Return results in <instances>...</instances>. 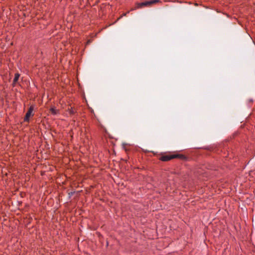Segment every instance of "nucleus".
Segmentation results:
<instances>
[{"label": "nucleus", "mask_w": 255, "mask_h": 255, "mask_svg": "<svg viewBox=\"0 0 255 255\" xmlns=\"http://www.w3.org/2000/svg\"><path fill=\"white\" fill-rule=\"evenodd\" d=\"M130 11H128L127 13H123L119 18V19H120L121 17H123V16H126V15L127 14V13H128Z\"/></svg>", "instance_id": "nucleus-6"}, {"label": "nucleus", "mask_w": 255, "mask_h": 255, "mask_svg": "<svg viewBox=\"0 0 255 255\" xmlns=\"http://www.w3.org/2000/svg\"><path fill=\"white\" fill-rule=\"evenodd\" d=\"M69 113L70 114H73L74 113V111L72 108L69 110Z\"/></svg>", "instance_id": "nucleus-7"}, {"label": "nucleus", "mask_w": 255, "mask_h": 255, "mask_svg": "<svg viewBox=\"0 0 255 255\" xmlns=\"http://www.w3.org/2000/svg\"><path fill=\"white\" fill-rule=\"evenodd\" d=\"M160 2L159 0H151L150 1H145L141 3H136V6L134 8H132L130 11L134 10L136 9L142 8L144 6H150L153 4Z\"/></svg>", "instance_id": "nucleus-1"}, {"label": "nucleus", "mask_w": 255, "mask_h": 255, "mask_svg": "<svg viewBox=\"0 0 255 255\" xmlns=\"http://www.w3.org/2000/svg\"><path fill=\"white\" fill-rule=\"evenodd\" d=\"M34 110V106H31L29 108L28 110V111L27 112L25 116L24 119V122H29V118L31 116H33V111Z\"/></svg>", "instance_id": "nucleus-3"}, {"label": "nucleus", "mask_w": 255, "mask_h": 255, "mask_svg": "<svg viewBox=\"0 0 255 255\" xmlns=\"http://www.w3.org/2000/svg\"><path fill=\"white\" fill-rule=\"evenodd\" d=\"M180 156V155L177 154H166L161 156L159 157V159L162 161H167Z\"/></svg>", "instance_id": "nucleus-2"}, {"label": "nucleus", "mask_w": 255, "mask_h": 255, "mask_svg": "<svg viewBox=\"0 0 255 255\" xmlns=\"http://www.w3.org/2000/svg\"><path fill=\"white\" fill-rule=\"evenodd\" d=\"M20 75L18 73H16L14 75V78L13 81V84H15L18 81Z\"/></svg>", "instance_id": "nucleus-5"}, {"label": "nucleus", "mask_w": 255, "mask_h": 255, "mask_svg": "<svg viewBox=\"0 0 255 255\" xmlns=\"http://www.w3.org/2000/svg\"><path fill=\"white\" fill-rule=\"evenodd\" d=\"M90 40H88L87 43H90Z\"/></svg>", "instance_id": "nucleus-8"}, {"label": "nucleus", "mask_w": 255, "mask_h": 255, "mask_svg": "<svg viewBox=\"0 0 255 255\" xmlns=\"http://www.w3.org/2000/svg\"><path fill=\"white\" fill-rule=\"evenodd\" d=\"M50 111L51 114L53 115H55L59 114V110H56L55 107H52L50 109Z\"/></svg>", "instance_id": "nucleus-4"}]
</instances>
